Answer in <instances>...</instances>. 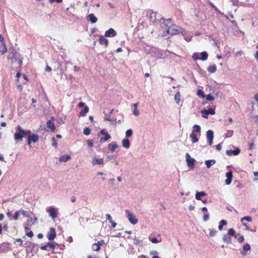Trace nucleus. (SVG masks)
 Returning <instances> with one entry per match:
<instances>
[{
  "mask_svg": "<svg viewBox=\"0 0 258 258\" xmlns=\"http://www.w3.org/2000/svg\"><path fill=\"white\" fill-rule=\"evenodd\" d=\"M163 25L167 28L165 31L163 32V36H166L167 34L174 35L180 33L182 29L178 26L173 24L171 19H163Z\"/></svg>",
  "mask_w": 258,
  "mask_h": 258,
  "instance_id": "1",
  "label": "nucleus"
},
{
  "mask_svg": "<svg viewBox=\"0 0 258 258\" xmlns=\"http://www.w3.org/2000/svg\"><path fill=\"white\" fill-rule=\"evenodd\" d=\"M16 132L14 135V140L16 142L22 141L23 138L29 135L31 131L29 130H24L20 125H18L16 128Z\"/></svg>",
  "mask_w": 258,
  "mask_h": 258,
  "instance_id": "2",
  "label": "nucleus"
},
{
  "mask_svg": "<svg viewBox=\"0 0 258 258\" xmlns=\"http://www.w3.org/2000/svg\"><path fill=\"white\" fill-rule=\"evenodd\" d=\"M46 212L48 213L49 216L52 218L54 220L57 217V210L54 207H49L46 209Z\"/></svg>",
  "mask_w": 258,
  "mask_h": 258,
  "instance_id": "3",
  "label": "nucleus"
},
{
  "mask_svg": "<svg viewBox=\"0 0 258 258\" xmlns=\"http://www.w3.org/2000/svg\"><path fill=\"white\" fill-rule=\"evenodd\" d=\"M125 213L126 214L128 220L131 223L135 225L138 223V219L136 218L133 213H131L128 210H126Z\"/></svg>",
  "mask_w": 258,
  "mask_h": 258,
  "instance_id": "4",
  "label": "nucleus"
},
{
  "mask_svg": "<svg viewBox=\"0 0 258 258\" xmlns=\"http://www.w3.org/2000/svg\"><path fill=\"white\" fill-rule=\"evenodd\" d=\"M202 116L205 118H208L209 114L214 115L215 113V110L213 108H209L208 110H203L201 111Z\"/></svg>",
  "mask_w": 258,
  "mask_h": 258,
  "instance_id": "5",
  "label": "nucleus"
},
{
  "mask_svg": "<svg viewBox=\"0 0 258 258\" xmlns=\"http://www.w3.org/2000/svg\"><path fill=\"white\" fill-rule=\"evenodd\" d=\"M185 156H186V161L187 165L188 167L190 168H192L194 166V163L195 162V160L194 158H191L188 153H186L185 155Z\"/></svg>",
  "mask_w": 258,
  "mask_h": 258,
  "instance_id": "6",
  "label": "nucleus"
},
{
  "mask_svg": "<svg viewBox=\"0 0 258 258\" xmlns=\"http://www.w3.org/2000/svg\"><path fill=\"white\" fill-rule=\"evenodd\" d=\"M47 237L49 240H53L55 238L56 232L54 228H50L49 232L47 234Z\"/></svg>",
  "mask_w": 258,
  "mask_h": 258,
  "instance_id": "7",
  "label": "nucleus"
},
{
  "mask_svg": "<svg viewBox=\"0 0 258 258\" xmlns=\"http://www.w3.org/2000/svg\"><path fill=\"white\" fill-rule=\"evenodd\" d=\"M208 142L210 145L213 144V140L214 138V133L212 130H208L206 133Z\"/></svg>",
  "mask_w": 258,
  "mask_h": 258,
  "instance_id": "8",
  "label": "nucleus"
},
{
  "mask_svg": "<svg viewBox=\"0 0 258 258\" xmlns=\"http://www.w3.org/2000/svg\"><path fill=\"white\" fill-rule=\"evenodd\" d=\"M116 31L113 28H110L105 33L104 36L106 37H113L116 35Z\"/></svg>",
  "mask_w": 258,
  "mask_h": 258,
  "instance_id": "9",
  "label": "nucleus"
},
{
  "mask_svg": "<svg viewBox=\"0 0 258 258\" xmlns=\"http://www.w3.org/2000/svg\"><path fill=\"white\" fill-rule=\"evenodd\" d=\"M92 164L93 165H103L104 164V160L103 158H97L94 157L92 160Z\"/></svg>",
  "mask_w": 258,
  "mask_h": 258,
  "instance_id": "10",
  "label": "nucleus"
},
{
  "mask_svg": "<svg viewBox=\"0 0 258 258\" xmlns=\"http://www.w3.org/2000/svg\"><path fill=\"white\" fill-rule=\"evenodd\" d=\"M240 152V149L237 148L234 150H227L226 153L228 156H232V155H237L239 154Z\"/></svg>",
  "mask_w": 258,
  "mask_h": 258,
  "instance_id": "11",
  "label": "nucleus"
},
{
  "mask_svg": "<svg viewBox=\"0 0 258 258\" xmlns=\"http://www.w3.org/2000/svg\"><path fill=\"white\" fill-rule=\"evenodd\" d=\"M87 21H90L91 23L94 24L97 22V18L93 14H90L87 17Z\"/></svg>",
  "mask_w": 258,
  "mask_h": 258,
  "instance_id": "12",
  "label": "nucleus"
},
{
  "mask_svg": "<svg viewBox=\"0 0 258 258\" xmlns=\"http://www.w3.org/2000/svg\"><path fill=\"white\" fill-rule=\"evenodd\" d=\"M250 249V245L248 243H246L243 246V249L241 251L240 253L243 255H246L247 254V251Z\"/></svg>",
  "mask_w": 258,
  "mask_h": 258,
  "instance_id": "13",
  "label": "nucleus"
},
{
  "mask_svg": "<svg viewBox=\"0 0 258 258\" xmlns=\"http://www.w3.org/2000/svg\"><path fill=\"white\" fill-rule=\"evenodd\" d=\"M27 137H29L33 143L37 142L39 139V137L38 135L34 134H31V133H30L29 135H27Z\"/></svg>",
  "mask_w": 258,
  "mask_h": 258,
  "instance_id": "14",
  "label": "nucleus"
},
{
  "mask_svg": "<svg viewBox=\"0 0 258 258\" xmlns=\"http://www.w3.org/2000/svg\"><path fill=\"white\" fill-rule=\"evenodd\" d=\"M181 33H182L184 38L186 41H190L191 39V35L189 33L185 31H181Z\"/></svg>",
  "mask_w": 258,
  "mask_h": 258,
  "instance_id": "15",
  "label": "nucleus"
},
{
  "mask_svg": "<svg viewBox=\"0 0 258 258\" xmlns=\"http://www.w3.org/2000/svg\"><path fill=\"white\" fill-rule=\"evenodd\" d=\"M207 195L205 191H197L196 193V199L197 200H202L201 197L206 196Z\"/></svg>",
  "mask_w": 258,
  "mask_h": 258,
  "instance_id": "16",
  "label": "nucleus"
},
{
  "mask_svg": "<svg viewBox=\"0 0 258 258\" xmlns=\"http://www.w3.org/2000/svg\"><path fill=\"white\" fill-rule=\"evenodd\" d=\"M99 43L101 44H104L106 46L108 45V40L103 36H101L99 38Z\"/></svg>",
  "mask_w": 258,
  "mask_h": 258,
  "instance_id": "17",
  "label": "nucleus"
},
{
  "mask_svg": "<svg viewBox=\"0 0 258 258\" xmlns=\"http://www.w3.org/2000/svg\"><path fill=\"white\" fill-rule=\"evenodd\" d=\"M47 127L49 128H50L52 131H54L55 129V125L53 123V122L51 121L50 120H49L47 121Z\"/></svg>",
  "mask_w": 258,
  "mask_h": 258,
  "instance_id": "18",
  "label": "nucleus"
},
{
  "mask_svg": "<svg viewBox=\"0 0 258 258\" xmlns=\"http://www.w3.org/2000/svg\"><path fill=\"white\" fill-rule=\"evenodd\" d=\"M205 164L208 168H210L213 165L215 164L216 161L214 159L208 160L205 161Z\"/></svg>",
  "mask_w": 258,
  "mask_h": 258,
  "instance_id": "19",
  "label": "nucleus"
},
{
  "mask_svg": "<svg viewBox=\"0 0 258 258\" xmlns=\"http://www.w3.org/2000/svg\"><path fill=\"white\" fill-rule=\"evenodd\" d=\"M108 147L109 150H110L111 151H114L116 148L118 147L117 144L116 143H113L109 144L108 145Z\"/></svg>",
  "mask_w": 258,
  "mask_h": 258,
  "instance_id": "20",
  "label": "nucleus"
},
{
  "mask_svg": "<svg viewBox=\"0 0 258 258\" xmlns=\"http://www.w3.org/2000/svg\"><path fill=\"white\" fill-rule=\"evenodd\" d=\"M122 146L126 149L129 148L130 146V142L128 139H124L122 142Z\"/></svg>",
  "mask_w": 258,
  "mask_h": 258,
  "instance_id": "21",
  "label": "nucleus"
},
{
  "mask_svg": "<svg viewBox=\"0 0 258 258\" xmlns=\"http://www.w3.org/2000/svg\"><path fill=\"white\" fill-rule=\"evenodd\" d=\"M89 108L88 106H86L84 107V108L83 110H81L80 112V114L82 116H86L87 113L89 112Z\"/></svg>",
  "mask_w": 258,
  "mask_h": 258,
  "instance_id": "22",
  "label": "nucleus"
},
{
  "mask_svg": "<svg viewBox=\"0 0 258 258\" xmlns=\"http://www.w3.org/2000/svg\"><path fill=\"white\" fill-rule=\"evenodd\" d=\"M190 138L191 139L192 143H195L198 141V139L197 138V135L194 133H191L189 136Z\"/></svg>",
  "mask_w": 258,
  "mask_h": 258,
  "instance_id": "23",
  "label": "nucleus"
},
{
  "mask_svg": "<svg viewBox=\"0 0 258 258\" xmlns=\"http://www.w3.org/2000/svg\"><path fill=\"white\" fill-rule=\"evenodd\" d=\"M71 156L70 155H63L59 159L60 162H67L71 159Z\"/></svg>",
  "mask_w": 258,
  "mask_h": 258,
  "instance_id": "24",
  "label": "nucleus"
},
{
  "mask_svg": "<svg viewBox=\"0 0 258 258\" xmlns=\"http://www.w3.org/2000/svg\"><path fill=\"white\" fill-rule=\"evenodd\" d=\"M228 234L229 236H234L235 238H237L238 236L237 234H236V232L233 228H231L228 230Z\"/></svg>",
  "mask_w": 258,
  "mask_h": 258,
  "instance_id": "25",
  "label": "nucleus"
},
{
  "mask_svg": "<svg viewBox=\"0 0 258 258\" xmlns=\"http://www.w3.org/2000/svg\"><path fill=\"white\" fill-rule=\"evenodd\" d=\"M174 100L177 104H179L180 101V94L179 92H177L174 95Z\"/></svg>",
  "mask_w": 258,
  "mask_h": 258,
  "instance_id": "26",
  "label": "nucleus"
},
{
  "mask_svg": "<svg viewBox=\"0 0 258 258\" xmlns=\"http://www.w3.org/2000/svg\"><path fill=\"white\" fill-rule=\"evenodd\" d=\"M200 55L201 57H200V59L203 61L206 60L208 58V54L206 51L202 52Z\"/></svg>",
  "mask_w": 258,
  "mask_h": 258,
  "instance_id": "27",
  "label": "nucleus"
},
{
  "mask_svg": "<svg viewBox=\"0 0 258 258\" xmlns=\"http://www.w3.org/2000/svg\"><path fill=\"white\" fill-rule=\"evenodd\" d=\"M223 241L228 244L231 243V239L230 237H228L226 235L224 234L223 235Z\"/></svg>",
  "mask_w": 258,
  "mask_h": 258,
  "instance_id": "28",
  "label": "nucleus"
},
{
  "mask_svg": "<svg viewBox=\"0 0 258 258\" xmlns=\"http://www.w3.org/2000/svg\"><path fill=\"white\" fill-rule=\"evenodd\" d=\"M18 54L19 53L16 50L13 49L11 51V54L8 57V58L12 59H13L14 56H17V55H18Z\"/></svg>",
  "mask_w": 258,
  "mask_h": 258,
  "instance_id": "29",
  "label": "nucleus"
},
{
  "mask_svg": "<svg viewBox=\"0 0 258 258\" xmlns=\"http://www.w3.org/2000/svg\"><path fill=\"white\" fill-rule=\"evenodd\" d=\"M13 59H15V60L17 61H18L19 65H21L22 63V58L20 56L19 54L17 55V56H14Z\"/></svg>",
  "mask_w": 258,
  "mask_h": 258,
  "instance_id": "30",
  "label": "nucleus"
},
{
  "mask_svg": "<svg viewBox=\"0 0 258 258\" xmlns=\"http://www.w3.org/2000/svg\"><path fill=\"white\" fill-rule=\"evenodd\" d=\"M227 224V222L226 221L224 220H222L220 222H219V225L218 226V229L219 230L221 231L223 229V227L224 226L226 225Z\"/></svg>",
  "mask_w": 258,
  "mask_h": 258,
  "instance_id": "31",
  "label": "nucleus"
},
{
  "mask_svg": "<svg viewBox=\"0 0 258 258\" xmlns=\"http://www.w3.org/2000/svg\"><path fill=\"white\" fill-rule=\"evenodd\" d=\"M217 68L215 66H210L208 67L207 70L209 72L214 73L216 71Z\"/></svg>",
  "mask_w": 258,
  "mask_h": 258,
  "instance_id": "32",
  "label": "nucleus"
},
{
  "mask_svg": "<svg viewBox=\"0 0 258 258\" xmlns=\"http://www.w3.org/2000/svg\"><path fill=\"white\" fill-rule=\"evenodd\" d=\"M192 133H200L201 131V127L200 125L197 124H195L192 127Z\"/></svg>",
  "mask_w": 258,
  "mask_h": 258,
  "instance_id": "33",
  "label": "nucleus"
},
{
  "mask_svg": "<svg viewBox=\"0 0 258 258\" xmlns=\"http://www.w3.org/2000/svg\"><path fill=\"white\" fill-rule=\"evenodd\" d=\"M138 103H135L133 104L134 111L133 113L135 115L138 116L139 114V112L137 109Z\"/></svg>",
  "mask_w": 258,
  "mask_h": 258,
  "instance_id": "34",
  "label": "nucleus"
},
{
  "mask_svg": "<svg viewBox=\"0 0 258 258\" xmlns=\"http://www.w3.org/2000/svg\"><path fill=\"white\" fill-rule=\"evenodd\" d=\"M111 138V136L109 134H106L104 137L101 138L100 139V142H104L108 140Z\"/></svg>",
  "mask_w": 258,
  "mask_h": 258,
  "instance_id": "35",
  "label": "nucleus"
},
{
  "mask_svg": "<svg viewBox=\"0 0 258 258\" xmlns=\"http://www.w3.org/2000/svg\"><path fill=\"white\" fill-rule=\"evenodd\" d=\"M47 245L52 249H54L56 246H58V244L56 242H48Z\"/></svg>",
  "mask_w": 258,
  "mask_h": 258,
  "instance_id": "36",
  "label": "nucleus"
},
{
  "mask_svg": "<svg viewBox=\"0 0 258 258\" xmlns=\"http://www.w3.org/2000/svg\"><path fill=\"white\" fill-rule=\"evenodd\" d=\"M92 248L93 249V250L94 251H98L100 249V246L99 245V244H97V243H94L92 245Z\"/></svg>",
  "mask_w": 258,
  "mask_h": 258,
  "instance_id": "37",
  "label": "nucleus"
},
{
  "mask_svg": "<svg viewBox=\"0 0 258 258\" xmlns=\"http://www.w3.org/2000/svg\"><path fill=\"white\" fill-rule=\"evenodd\" d=\"M200 54H199V53L195 52L192 54V57L193 59L195 60H200Z\"/></svg>",
  "mask_w": 258,
  "mask_h": 258,
  "instance_id": "38",
  "label": "nucleus"
},
{
  "mask_svg": "<svg viewBox=\"0 0 258 258\" xmlns=\"http://www.w3.org/2000/svg\"><path fill=\"white\" fill-rule=\"evenodd\" d=\"M150 240L153 243H157L158 242H160L161 241V239L160 238V240L157 239L156 238H149Z\"/></svg>",
  "mask_w": 258,
  "mask_h": 258,
  "instance_id": "39",
  "label": "nucleus"
},
{
  "mask_svg": "<svg viewBox=\"0 0 258 258\" xmlns=\"http://www.w3.org/2000/svg\"><path fill=\"white\" fill-rule=\"evenodd\" d=\"M20 214H21V213H20V210L17 211L14 214V216L13 217V219H14L15 220H17L18 219L20 215Z\"/></svg>",
  "mask_w": 258,
  "mask_h": 258,
  "instance_id": "40",
  "label": "nucleus"
},
{
  "mask_svg": "<svg viewBox=\"0 0 258 258\" xmlns=\"http://www.w3.org/2000/svg\"><path fill=\"white\" fill-rule=\"evenodd\" d=\"M244 220H246L248 222H251L252 221V218L249 216H245L242 218L240 220L241 222H242Z\"/></svg>",
  "mask_w": 258,
  "mask_h": 258,
  "instance_id": "41",
  "label": "nucleus"
},
{
  "mask_svg": "<svg viewBox=\"0 0 258 258\" xmlns=\"http://www.w3.org/2000/svg\"><path fill=\"white\" fill-rule=\"evenodd\" d=\"M233 134V131L232 130H228L225 134L226 138H229L231 137Z\"/></svg>",
  "mask_w": 258,
  "mask_h": 258,
  "instance_id": "42",
  "label": "nucleus"
},
{
  "mask_svg": "<svg viewBox=\"0 0 258 258\" xmlns=\"http://www.w3.org/2000/svg\"><path fill=\"white\" fill-rule=\"evenodd\" d=\"M20 212L21 214H22L24 216L29 217L28 213L26 211H25L23 209H21V210H20Z\"/></svg>",
  "mask_w": 258,
  "mask_h": 258,
  "instance_id": "43",
  "label": "nucleus"
},
{
  "mask_svg": "<svg viewBox=\"0 0 258 258\" xmlns=\"http://www.w3.org/2000/svg\"><path fill=\"white\" fill-rule=\"evenodd\" d=\"M197 95L199 96H201L202 98H204L205 95L203 91L201 90H198L197 91Z\"/></svg>",
  "mask_w": 258,
  "mask_h": 258,
  "instance_id": "44",
  "label": "nucleus"
},
{
  "mask_svg": "<svg viewBox=\"0 0 258 258\" xmlns=\"http://www.w3.org/2000/svg\"><path fill=\"white\" fill-rule=\"evenodd\" d=\"M91 131L89 128H85L83 131V133L85 135L88 136L90 134Z\"/></svg>",
  "mask_w": 258,
  "mask_h": 258,
  "instance_id": "45",
  "label": "nucleus"
},
{
  "mask_svg": "<svg viewBox=\"0 0 258 258\" xmlns=\"http://www.w3.org/2000/svg\"><path fill=\"white\" fill-rule=\"evenodd\" d=\"M209 230H210L209 236L210 237H213L216 235V234L217 233L216 230H215L214 229H210Z\"/></svg>",
  "mask_w": 258,
  "mask_h": 258,
  "instance_id": "46",
  "label": "nucleus"
},
{
  "mask_svg": "<svg viewBox=\"0 0 258 258\" xmlns=\"http://www.w3.org/2000/svg\"><path fill=\"white\" fill-rule=\"evenodd\" d=\"M133 132L131 129L127 130L125 132V136L126 137H130L132 135Z\"/></svg>",
  "mask_w": 258,
  "mask_h": 258,
  "instance_id": "47",
  "label": "nucleus"
},
{
  "mask_svg": "<svg viewBox=\"0 0 258 258\" xmlns=\"http://www.w3.org/2000/svg\"><path fill=\"white\" fill-rule=\"evenodd\" d=\"M87 142V144H88V146L89 147L91 148V147H93V143H94L93 140H88Z\"/></svg>",
  "mask_w": 258,
  "mask_h": 258,
  "instance_id": "48",
  "label": "nucleus"
},
{
  "mask_svg": "<svg viewBox=\"0 0 258 258\" xmlns=\"http://www.w3.org/2000/svg\"><path fill=\"white\" fill-rule=\"evenodd\" d=\"M209 220V215L208 214H205L203 216V220L206 222Z\"/></svg>",
  "mask_w": 258,
  "mask_h": 258,
  "instance_id": "49",
  "label": "nucleus"
},
{
  "mask_svg": "<svg viewBox=\"0 0 258 258\" xmlns=\"http://www.w3.org/2000/svg\"><path fill=\"white\" fill-rule=\"evenodd\" d=\"M226 176L227 178H232V173L231 171L227 172L226 173Z\"/></svg>",
  "mask_w": 258,
  "mask_h": 258,
  "instance_id": "50",
  "label": "nucleus"
},
{
  "mask_svg": "<svg viewBox=\"0 0 258 258\" xmlns=\"http://www.w3.org/2000/svg\"><path fill=\"white\" fill-rule=\"evenodd\" d=\"M52 145L55 147H57V143L56 139L54 138H52Z\"/></svg>",
  "mask_w": 258,
  "mask_h": 258,
  "instance_id": "51",
  "label": "nucleus"
},
{
  "mask_svg": "<svg viewBox=\"0 0 258 258\" xmlns=\"http://www.w3.org/2000/svg\"><path fill=\"white\" fill-rule=\"evenodd\" d=\"M244 240V238L243 236H240L237 238V241L239 243H241Z\"/></svg>",
  "mask_w": 258,
  "mask_h": 258,
  "instance_id": "52",
  "label": "nucleus"
},
{
  "mask_svg": "<svg viewBox=\"0 0 258 258\" xmlns=\"http://www.w3.org/2000/svg\"><path fill=\"white\" fill-rule=\"evenodd\" d=\"M206 99L209 101H213L214 100V98L210 94H209L206 96Z\"/></svg>",
  "mask_w": 258,
  "mask_h": 258,
  "instance_id": "53",
  "label": "nucleus"
},
{
  "mask_svg": "<svg viewBox=\"0 0 258 258\" xmlns=\"http://www.w3.org/2000/svg\"><path fill=\"white\" fill-rule=\"evenodd\" d=\"M134 240V244L135 245H138L140 243V240L137 237H134L133 238Z\"/></svg>",
  "mask_w": 258,
  "mask_h": 258,
  "instance_id": "54",
  "label": "nucleus"
},
{
  "mask_svg": "<svg viewBox=\"0 0 258 258\" xmlns=\"http://www.w3.org/2000/svg\"><path fill=\"white\" fill-rule=\"evenodd\" d=\"M7 51V48L5 45H4V48L1 50V52L2 54H5Z\"/></svg>",
  "mask_w": 258,
  "mask_h": 258,
  "instance_id": "55",
  "label": "nucleus"
},
{
  "mask_svg": "<svg viewBox=\"0 0 258 258\" xmlns=\"http://www.w3.org/2000/svg\"><path fill=\"white\" fill-rule=\"evenodd\" d=\"M26 235L29 237H32L34 235L32 231H30L29 232H27L26 233Z\"/></svg>",
  "mask_w": 258,
  "mask_h": 258,
  "instance_id": "56",
  "label": "nucleus"
},
{
  "mask_svg": "<svg viewBox=\"0 0 258 258\" xmlns=\"http://www.w3.org/2000/svg\"><path fill=\"white\" fill-rule=\"evenodd\" d=\"M210 5L211 6V7L212 8H213L214 9V10L216 12H219V10H218V9L216 8V7L215 5H214V4L213 3H210Z\"/></svg>",
  "mask_w": 258,
  "mask_h": 258,
  "instance_id": "57",
  "label": "nucleus"
},
{
  "mask_svg": "<svg viewBox=\"0 0 258 258\" xmlns=\"http://www.w3.org/2000/svg\"><path fill=\"white\" fill-rule=\"evenodd\" d=\"M231 181H232L231 178H227L225 181V184L227 185H229L231 183Z\"/></svg>",
  "mask_w": 258,
  "mask_h": 258,
  "instance_id": "58",
  "label": "nucleus"
},
{
  "mask_svg": "<svg viewBox=\"0 0 258 258\" xmlns=\"http://www.w3.org/2000/svg\"><path fill=\"white\" fill-rule=\"evenodd\" d=\"M106 218L107 219V220L110 222H112V218H111V216H110V215H109V214H106Z\"/></svg>",
  "mask_w": 258,
  "mask_h": 258,
  "instance_id": "59",
  "label": "nucleus"
},
{
  "mask_svg": "<svg viewBox=\"0 0 258 258\" xmlns=\"http://www.w3.org/2000/svg\"><path fill=\"white\" fill-rule=\"evenodd\" d=\"M110 115H105V117H104V119L105 120H107V121H112L110 119Z\"/></svg>",
  "mask_w": 258,
  "mask_h": 258,
  "instance_id": "60",
  "label": "nucleus"
},
{
  "mask_svg": "<svg viewBox=\"0 0 258 258\" xmlns=\"http://www.w3.org/2000/svg\"><path fill=\"white\" fill-rule=\"evenodd\" d=\"M54 2H56L57 3H60L62 2V0H49L50 3H53Z\"/></svg>",
  "mask_w": 258,
  "mask_h": 258,
  "instance_id": "61",
  "label": "nucleus"
},
{
  "mask_svg": "<svg viewBox=\"0 0 258 258\" xmlns=\"http://www.w3.org/2000/svg\"><path fill=\"white\" fill-rule=\"evenodd\" d=\"M158 254V252L156 250H153L150 252V254L153 255V256L155 255H157Z\"/></svg>",
  "mask_w": 258,
  "mask_h": 258,
  "instance_id": "62",
  "label": "nucleus"
},
{
  "mask_svg": "<svg viewBox=\"0 0 258 258\" xmlns=\"http://www.w3.org/2000/svg\"><path fill=\"white\" fill-rule=\"evenodd\" d=\"M71 201L72 202L74 203L76 201V198L75 196H72L71 198Z\"/></svg>",
  "mask_w": 258,
  "mask_h": 258,
  "instance_id": "63",
  "label": "nucleus"
},
{
  "mask_svg": "<svg viewBox=\"0 0 258 258\" xmlns=\"http://www.w3.org/2000/svg\"><path fill=\"white\" fill-rule=\"evenodd\" d=\"M256 48H258V45L256 46ZM254 57H255L256 60H257V61L258 62V50L256 52V53L254 55Z\"/></svg>",
  "mask_w": 258,
  "mask_h": 258,
  "instance_id": "64",
  "label": "nucleus"
}]
</instances>
